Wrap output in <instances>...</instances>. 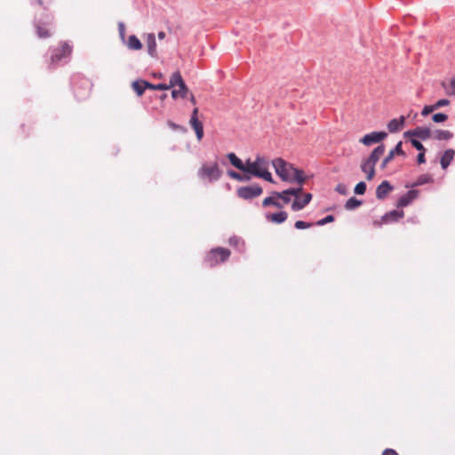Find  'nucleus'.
Masks as SVG:
<instances>
[{"instance_id":"25","label":"nucleus","mask_w":455,"mask_h":455,"mask_svg":"<svg viewBox=\"0 0 455 455\" xmlns=\"http://www.w3.org/2000/svg\"><path fill=\"white\" fill-rule=\"evenodd\" d=\"M80 84H81V87L83 88V90L84 92H79L76 90L75 93L77 98L83 99L89 95L92 86L87 80H81Z\"/></svg>"},{"instance_id":"2","label":"nucleus","mask_w":455,"mask_h":455,"mask_svg":"<svg viewBox=\"0 0 455 455\" xmlns=\"http://www.w3.org/2000/svg\"><path fill=\"white\" fill-rule=\"evenodd\" d=\"M269 162L267 158L258 156L254 161H246L245 172L251 177L261 178L268 182H274L272 174L268 171Z\"/></svg>"},{"instance_id":"6","label":"nucleus","mask_w":455,"mask_h":455,"mask_svg":"<svg viewBox=\"0 0 455 455\" xmlns=\"http://www.w3.org/2000/svg\"><path fill=\"white\" fill-rule=\"evenodd\" d=\"M175 86H178L179 88L172 90V98H185L188 92V88L186 85L180 71L174 72L170 78V83L168 84L169 89L173 88Z\"/></svg>"},{"instance_id":"43","label":"nucleus","mask_w":455,"mask_h":455,"mask_svg":"<svg viewBox=\"0 0 455 455\" xmlns=\"http://www.w3.org/2000/svg\"><path fill=\"white\" fill-rule=\"evenodd\" d=\"M417 162L418 164H424L426 162V159H425V151H420V153L417 156Z\"/></svg>"},{"instance_id":"24","label":"nucleus","mask_w":455,"mask_h":455,"mask_svg":"<svg viewBox=\"0 0 455 455\" xmlns=\"http://www.w3.org/2000/svg\"><path fill=\"white\" fill-rule=\"evenodd\" d=\"M432 134V137L438 140H448L453 136L452 132L446 130H436Z\"/></svg>"},{"instance_id":"29","label":"nucleus","mask_w":455,"mask_h":455,"mask_svg":"<svg viewBox=\"0 0 455 455\" xmlns=\"http://www.w3.org/2000/svg\"><path fill=\"white\" fill-rule=\"evenodd\" d=\"M433 179L429 174H423L419 176L413 186H421L429 182H432Z\"/></svg>"},{"instance_id":"30","label":"nucleus","mask_w":455,"mask_h":455,"mask_svg":"<svg viewBox=\"0 0 455 455\" xmlns=\"http://www.w3.org/2000/svg\"><path fill=\"white\" fill-rule=\"evenodd\" d=\"M443 86L448 95H455V77L451 79L448 85L443 83Z\"/></svg>"},{"instance_id":"11","label":"nucleus","mask_w":455,"mask_h":455,"mask_svg":"<svg viewBox=\"0 0 455 455\" xmlns=\"http://www.w3.org/2000/svg\"><path fill=\"white\" fill-rule=\"evenodd\" d=\"M404 156V152L402 148V141L398 142L394 149H392L387 156L384 158L381 164V168L385 169L387 165L394 159L395 156Z\"/></svg>"},{"instance_id":"42","label":"nucleus","mask_w":455,"mask_h":455,"mask_svg":"<svg viewBox=\"0 0 455 455\" xmlns=\"http://www.w3.org/2000/svg\"><path fill=\"white\" fill-rule=\"evenodd\" d=\"M118 32H119V36L122 38V40H124V37H125V26H124V24L123 22H120L118 24Z\"/></svg>"},{"instance_id":"17","label":"nucleus","mask_w":455,"mask_h":455,"mask_svg":"<svg viewBox=\"0 0 455 455\" xmlns=\"http://www.w3.org/2000/svg\"><path fill=\"white\" fill-rule=\"evenodd\" d=\"M454 156L455 151L451 148L444 151L440 160V164L443 169H446L450 165L454 158Z\"/></svg>"},{"instance_id":"47","label":"nucleus","mask_w":455,"mask_h":455,"mask_svg":"<svg viewBox=\"0 0 455 455\" xmlns=\"http://www.w3.org/2000/svg\"><path fill=\"white\" fill-rule=\"evenodd\" d=\"M157 36H158V38H159L160 40H163V39H164V38H165V33H164V31H160V32L158 33Z\"/></svg>"},{"instance_id":"22","label":"nucleus","mask_w":455,"mask_h":455,"mask_svg":"<svg viewBox=\"0 0 455 455\" xmlns=\"http://www.w3.org/2000/svg\"><path fill=\"white\" fill-rule=\"evenodd\" d=\"M403 216H404L403 211L394 210V211H391V212H387V214H385V216L383 217V220L385 222L397 221L398 220L402 219Z\"/></svg>"},{"instance_id":"37","label":"nucleus","mask_w":455,"mask_h":455,"mask_svg":"<svg viewBox=\"0 0 455 455\" xmlns=\"http://www.w3.org/2000/svg\"><path fill=\"white\" fill-rule=\"evenodd\" d=\"M450 104V100H446V99H442V100H437L435 104H434V108L436 109L442 108V107H444V106H447Z\"/></svg>"},{"instance_id":"39","label":"nucleus","mask_w":455,"mask_h":455,"mask_svg":"<svg viewBox=\"0 0 455 455\" xmlns=\"http://www.w3.org/2000/svg\"><path fill=\"white\" fill-rule=\"evenodd\" d=\"M274 195L277 196L278 198H281L285 204L289 203L291 198L290 195H284L283 192H275Z\"/></svg>"},{"instance_id":"44","label":"nucleus","mask_w":455,"mask_h":455,"mask_svg":"<svg viewBox=\"0 0 455 455\" xmlns=\"http://www.w3.org/2000/svg\"><path fill=\"white\" fill-rule=\"evenodd\" d=\"M53 2H54V0H37V3H38L41 6H44V7H48V6H49V5H51Z\"/></svg>"},{"instance_id":"19","label":"nucleus","mask_w":455,"mask_h":455,"mask_svg":"<svg viewBox=\"0 0 455 455\" xmlns=\"http://www.w3.org/2000/svg\"><path fill=\"white\" fill-rule=\"evenodd\" d=\"M148 82L145 80H137L132 84V89L139 97H140L144 93L146 89H148Z\"/></svg>"},{"instance_id":"16","label":"nucleus","mask_w":455,"mask_h":455,"mask_svg":"<svg viewBox=\"0 0 455 455\" xmlns=\"http://www.w3.org/2000/svg\"><path fill=\"white\" fill-rule=\"evenodd\" d=\"M312 199V195L310 193H307L304 195L303 199L296 198L291 204V209L295 212L303 209Z\"/></svg>"},{"instance_id":"33","label":"nucleus","mask_w":455,"mask_h":455,"mask_svg":"<svg viewBox=\"0 0 455 455\" xmlns=\"http://www.w3.org/2000/svg\"><path fill=\"white\" fill-rule=\"evenodd\" d=\"M366 190V184L363 181H361L356 184L355 188V193L357 195H363Z\"/></svg>"},{"instance_id":"13","label":"nucleus","mask_w":455,"mask_h":455,"mask_svg":"<svg viewBox=\"0 0 455 455\" xmlns=\"http://www.w3.org/2000/svg\"><path fill=\"white\" fill-rule=\"evenodd\" d=\"M145 38H146V44H147L148 54L153 58L157 57L156 42L155 34L148 33L145 36Z\"/></svg>"},{"instance_id":"45","label":"nucleus","mask_w":455,"mask_h":455,"mask_svg":"<svg viewBox=\"0 0 455 455\" xmlns=\"http://www.w3.org/2000/svg\"><path fill=\"white\" fill-rule=\"evenodd\" d=\"M382 455H398V453L393 449H386L383 451Z\"/></svg>"},{"instance_id":"8","label":"nucleus","mask_w":455,"mask_h":455,"mask_svg":"<svg viewBox=\"0 0 455 455\" xmlns=\"http://www.w3.org/2000/svg\"><path fill=\"white\" fill-rule=\"evenodd\" d=\"M189 124L194 129L197 140L200 141L204 137V126L198 119V108H195L189 120Z\"/></svg>"},{"instance_id":"32","label":"nucleus","mask_w":455,"mask_h":455,"mask_svg":"<svg viewBox=\"0 0 455 455\" xmlns=\"http://www.w3.org/2000/svg\"><path fill=\"white\" fill-rule=\"evenodd\" d=\"M432 119L435 123H443L448 119V116L443 113H437L433 115Z\"/></svg>"},{"instance_id":"14","label":"nucleus","mask_w":455,"mask_h":455,"mask_svg":"<svg viewBox=\"0 0 455 455\" xmlns=\"http://www.w3.org/2000/svg\"><path fill=\"white\" fill-rule=\"evenodd\" d=\"M393 188L387 180L382 181L376 188V196L378 199H384L392 191Z\"/></svg>"},{"instance_id":"1","label":"nucleus","mask_w":455,"mask_h":455,"mask_svg":"<svg viewBox=\"0 0 455 455\" xmlns=\"http://www.w3.org/2000/svg\"><path fill=\"white\" fill-rule=\"evenodd\" d=\"M275 173L284 181H297L300 185L305 181L304 172L294 168L282 158H275L272 161Z\"/></svg>"},{"instance_id":"4","label":"nucleus","mask_w":455,"mask_h":455,"mask_svg":"<svg viewBox=\"0 0 455 455\" xmlns=\"http://www.w3.org/2000/svg\"><path fill=\"white\" fill-rule=\"evenodd\" d=\"M197 175L202 180L212 183L221 177L222 171L217 162L205 163L199 168Z\"/></svg>"},{"instance_id":"27","label":"nucleus","mask_w":455,"mask_h":455,"mask_svg":"<svg viewBox=\"0 0 455 455\" xmlns=\"http://www.w3.org/2000/svg\"><path fill=\"white\" fill-rule=\"evenodd\" d=\"M36 34L38 36V37L40 38H47L49 36H51V32L50 30L44 27L41 23H37L36 25Z\"/></svg>"},{"instance_id":"7","label":"nucleus","mask_w":455,"mask_h":455,"mask_svg":"<svg viewBox=\"0 0 455 455\" xmlns=\"http://www.w3.org/2000/svg\"><path fill=\"white\" fill-rule=\"evenodd\" d=\"M262 192L263 189L259 185L240 187L236 190L238 197L244 200H250L258 197L262 194Z\"/></svg>"},{"instance_id":"48","label":"nucleus","mask_w":455,"mask_h":455,"mask_svg":"<svg viewBox=\"0 0 455 455\" xmlns=\"http://www.w3.org/2000/svg\"><path fill=\"white\" fill-rule=\"evenodd\" d=\"M189 100L190 102L193 104V105H196V98L193 94L190 95L189 97Z\"/></svg>"},{"instance_id":"20","label":"nucleus","mask_w":455,"mask_h":455,"mask_svg":"<svg viewBox=\"0 0 455 455\" xmlns=\"http://www.w3.org/2000/svg\"><path fill=\"white\" fill-rule=\"evenodd\" d=\"M404 120L405 119L403 116H401L398 119H392L387 124V128H388L389 132H396L400 131L403 127Z\"/></svg>"},{"instance_id":"15","label":"nucleus","mask_w":455,"mask_h":455,"mask_svg":"<svg viewBox=\"0 0 455 455\" xmlns=\"http://www.w3.org/2000/svg\"><path fill=\"white\" fill-rule=\"evenodd\" d=\"M433 132L431 130L427 127H417L412 132H409L408 134H411L413 136H416L421 140H427L432 137Z\"/></svg>"},{"instance_id":"31","label":"nucleus","mask_w":455,"mask_h":455,"mask_svg":"<svg viewBox=\"0 0 455 455\" xmlns=\"http://www.w3.org/2000/svg\"><path fill=\"white\" fill-rule=\"evenodd\" d=\"M360 204H361V201L357 200L355 197H351L347 201L345 207L347 210H353V209L358 207Z\"/></svg>"},{"instance_id":"18","label":"nucleus","mask_w":455,"mask_h":455,"mask_svg":"<svg viewBox=\"0 0 455 455\" xmlns=\"http://www.w3.org/2000/svg\"><path fill=\"white\" fill-rule=\"evenodd\" d=\"M227 157L228 158V160L232 165H234L238 170L245 172L246 162L243 163V161L239 157H237L235 153L228 154Z\"/></svg>"},{"instance_id":"12","label":"nucleus","mask_w":455,"mask_h":455,"mask_svg":"<svg viewBox=\"0 0 455 455\" xmlns=\"http://www.w3.org/2000/svg\"><path fill=\"white\" fill-rule=\"evenodd\" d=\"M419 191L418 190H410L405 195L402 196L398 202L397 207H405L410 204L413 200L418 197Z\"/></svg>"},{"instance_id":"41","label":"nucleus","mask_w":455,"mask_h":455,"mask_svg":"<svg viewBox=\"0 0 455 455\" xmlns=\"http://www.w3.org/2000/svg\"><path fill=\"white\" fill-rule=\"evenodd\" d=\"M411 145L417 149V150H419V151H425V148L424 146L422 145L421 142H419V140H415V139H412L411 140Z\"/></svg>"},{"instance_id":"10","label":"nucleus","mask_w":455,"mask_h":455,"mask_svg":"<svg viewBox=\"0 0 455 455\" xmlns=\"http://www.w3.org/2000/svg\"><path fill=\"white\" fill-rule=\"evenodd\" d=\"M387 136V134L385 132H373L364 135L362 139H360V142L365 146H370L373 143L380 142Z\"/></svg>"},{"instance_id":"40","label":"nucleus","mask_w":455,"mask_h":455,"mask_svg":"<svg viewBox=\"0 0 455 455\" xmlns=\"http://www.w3.org/2000/svg\"><path fill=\"white\" fill-rule=\"evenodd\" d=\"M435 110V108H434V105L425 106L421 111V115L426 116Z\"/></svg>"},{"instance_id":"28","label":"nucleus","mask_w":455,"mask_h":455,"mask_svg":"<svg viewBox=\"0 0 455 455\" xmlns=\"http://www.w3.org/2000/svg\"><path fill=\"white\" fill-rule=\"evenodd\" d=\"M262 205L264 207H267L269 205H275L277 208L283 207V205L278 201H276L273 196L266 197L262 202Z\"/></svg>"},{"instance_id":"46","label":"nucleus","mask_w":455,"mask_h":455,"mask_svg":"<svg viewBox=\"0 0 455 455\" xmlns=\"http://www.w3.org/2000/svg\"><path fill=\"white\" fill-rule=\"evenodd\" d=\"M336 191L339 192V194H345L346 193V188H345L344 185L339 184L336 187Z\"/></svg>"},{"instance_id":"38","label":"nucleus","mask_w":455,"mask_h":455,"mask_svg":"<svg viewBox=\"0 0 455 455\" xmlns=\"http://www.w3.org/2000/svg\"><path fill=\"white\" fill-rule=\"evenodd\" d=\"M334 220V217L332 215H328L325 218L317 221L316 225L323 226L327 223L332 222Z\"/></svg>"},{"instance_id":"21","label":"nucleus","mask_w":455,"mask_h":455,"mask_svg":"<svg viewBox=\"0 0 455 455\" xmlns=\"http://www.w3.org/2000/svg\"><path fill=\"white\" fill-rule=\"evenodd\" d=\"M126 45L128 49L132 51H139L142 49V44L135 35H132L128 37Z\"/></svg>"},{"instance_id":"5","label":"nucleus","mask_w":455,"mask_h":455,"mask_svg":"<svg viewBox=\"0 0 455 455\" xmlns=\"http://www.w3.org/2000/svg\"><path fill=\"white\" fill-rule=\"evenodd\" d=\"M230 256V251L226 248L217 247L212 249L205 256V263L210 267L218 266L220 263H224L228 259Z\"/></svg>"},{"instance_id":"9","label":"nucleus","mask_w":455,"mask_h":455,"mask_svg":"<svg viewBox=\"0 0 455 455\" xmlns=\"http://www.w3.org/2000/svg\"><path fill=\"white\" fill-rule=\"evenodd\" d=\"M72 52V47L68 43H62L60 48L54 50L51 57L52 64L57 63L62 58L68 57Z\"/></svg>"},{"instance_id":"35","label":"nucleus","mask_w":455,"mask_h":455,"mask_svg":"<svg viewBox=\"0 0 455 455\" xmlns=\"http://www.w3.org/2000/svg\"><path fill=\"white\" fill-rule=\"evenodd\" d=\"M302 191V188H289V189H286L283 191V194L284 195H290V196H294L296 197H298V196L301 193Z\"/></svg>"},{"instance_id":"26","label":"nucleus","mask_w":455,"mask_h":455,"mask_svg":"<svg viewBox=\"0 0 455 455\" xmlns=\"http://www.w3.org/2000/svg\"><path fill=\"white\" fill-rule=\"evenodd\" d=\"M228 175L230 178H232L235 180H238V181H248L251 180V176L246 172H244L243 174H241L235 171H228Z\"/></svg>"},{"instance_id":"3","label":"nucleus","mask_w":455,"mask_h":455,"mask_svg":"<svg viewBox=\"0 0 455 455\" xmlns=\"http://www.w3.org/2000/svg\"><path fill=\"white\" fill-rule=\"evenodd\" d=\"M385 146L383 144L375 148L371 155L361 163V170L366 174V180H371L375 176V165L379 158L385 153Z\"/></svg>"},{"instance_id":"49","label":"nucleus","mask_w":455,"mask_h":455,"mask_svg":"<svg viewBox=\"0 0 455 455\" xmlns=\"http://www.w3.org/2000/svg\"><path fill=\"white\" fill-rule=\"evenodd\" d=\"M154 76H155V77H157V78H162L163 77V75L161 73L155 74Z\"/></svg>"},{"instance_id":"23","label":"nucleus","mask_w":455,"mask_h":455,"mask_svg":"<svg viewBox=\"0 0 455 455\" xmlns=\"http://www.w3.org/2000/svg\"><path fill=\"white\" fill-rule=\"evenodd\" d=\"M287 217H288V215L285 212H280L277 213L267 214L266 216L267 220H268L272 222H275V223H278V224L284 222L287 220Z\"/></svg>"},{"instance_id":"34","label":"nucleus","mask_w":455,"mask_h":455,"mask_svg":"<svg viewBox=\"0 0 455 455\" xmlns=\"http://www.w3.org/2000/svg\"><path fill=\"white\" fill-rule=\"evenodd\" d=\"M148 88L152 89V90H159V91L169 90L168 84H153L148 83Z\"/></svg>"},{"instance_id":"36","label":"nucleus","mask_w":455,"mask_h":455,"mask_svg":"<svg viewBox=\"0 0 455 455\" xmlns=\"http://www.w3.org/2000/svg\"><path fill=\"white\" fill-rule=\"evenodd\" d=\"M294 226L298 229H304V228H310L312 226V224L308 223V222L302 221V220H297L295 222Z\"/></svg>"}]
</instances>
